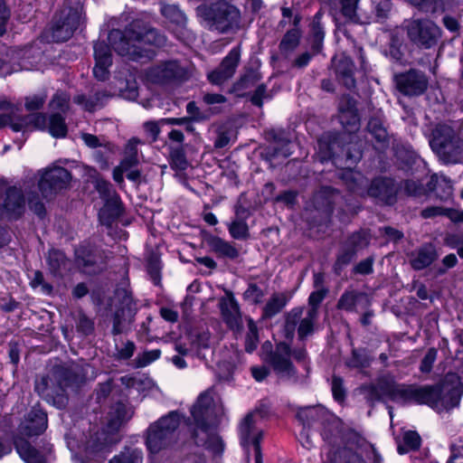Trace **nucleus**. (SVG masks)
Here are the masks:
<instances>
[{"label":"nucleus","instance_id":"f257e3e1","mask_svg":"<svg viewBox=\"0 0 463 463\" xmlns=\"http://www.w3.org/2000/svg\"><path fill=\"white\" fill-rule=\"evenodd\" d=\"M463 394V383L454 373H447L442 383L437 386H398L392 380L378 381V400L389 397L392 400L403 399L420 404H428L437 409H451L459 403Z\"/></svg>","mask_w":463,"mask_h":463},{"label":"nucleus","instance_id":"f03ea898","mask_svg":"<svg viewBox=\"0 0 463 463\" xmlns=\"http://www.w3.org/2000/svg\"><path fill=\"white\" fill-rule=\"evenodd\" d=\"M108 41L118 55L137 61L144 57L141 45L162 46L165 43V37L145 21L135 19L124 31L111 29Z\"/></svg>","mask_w":463,"mask_h":463},{"label":"nucleus","instance_id":"7ed1b4c3","mask_svg":"<svg viewBox=\"0 0 463 463\" xmlns=\"http://www.w3.org/2000/svg\"><path fill=\"white\" fill-rule=\"evenodd\" d=\"M201 24L209 31L219 33H235L241 29V14L239 8L226 2L202 4L195 9Z\"/></svg>","mask_w":463,"mask_h":463},{"label":"nucleus","instance_id":"20e7f679","mask_svg":"<svg viewBox=\"0 0 463 463\" xmlns=\"http://www.w3.org/2000/svg\"><path fill=\"white\" fill-rule=\"evenodd\" d=\"M318 157L321 162L332 160L339 168H352L361 158L362 152L345 134L328 133L318 139Z\"/></svg>","mask_w":463,"mask_h":463},{"label":"nucleus","instance_id":"39448f33","mask_svg":"<svg viewBox=\"0 0 463 463\" xmlns=\"http://www.w3.org/2000/svg\"><path fill=\"white\" fill-rule=\"evenodd\" d=\"M85 20L81 0H64L52 18L48 38L55 43L68 41Z\"/></svg>","mask_w":463,"mask_h":463},{"label":"nucleus","instance_id":"423d86ee","mask_svg":"<svg viewBox=\"0 0 463 463\" xmlns=\"http://www.w3.org/2000/svg\"><path fill=\"white\" fill-rule=\"evenodd\" d=\"M182 415L177 411H172L151 423L145 434L147 449L157 454L166 449L177 441V429L181 423Z\"/></svg>","mask_w":463,"mask_h":463},{"label":"nucleus","instance_id":"0eeeda50","mask_svg":"<svg viewBox=\"0 0 463 463\" xmlns=\"http://www.w3.org/2000/svg\"><path fill=\"white\" fill-rule=\"evenodd\" d=\"M432 150L445 164L463 162V139L446 124H439L430 140Z\"/></svg>","mask_w":463,"mask_h":463},{"label":"nucleus","instance_id":"6e6552de","mask_svg":"<svg viewBox=\"0 0 463 463\" xmlns=\"http://www.w3.org/2000/svg\"><path fill=\"white\" fill-rule=\"evenodd\" d=\"M303 311L302 307H296L284 314L282 334L287 340H293L298 325V336L300 341H304L307 336L314 334L318 311L308 308L305 317H303Z\"/></svg>","mask_w":463,"mask_h":463},{"label":"nucleus","instance_id":"1a4fd4ad","mask_svg":"<svg viewBox=\"0 0 463 463\" xmlns=\"http://www.w3.org/2000/svg\"><path fill=\"white\" fill-rule=\"evenodd\" d=\"M269 348L264 361L269 364L273 371L281 378L298 381V370L291 361V346L286 342L276 344L275 348L269 342H265L262 348Z\"/></svg>","mask_w":463,"mask_h":463},{"label":"nucleus","instance_id":"9d476101","mask_svg":"<svg viewBox=\"0 0 463 463\" xmlns=\"http://www.w3.org/2000/svg\"><path fill=\"white\" fill-rule=\"evenodd\" d=\"M115 295L118 304L112 315L111 333L113 335H118L125 333L133 323L137 307L133 300L132 294L128 290L118 288Z\"/></svg>","mask_w":463,"mask_h":463},{"label":"nucleus","instance_id":"9b49d317","mask_svg":"<svg viewBox=\"0 0 463 463\" xmlns=\"http://www.w3.org/2000/svg\"><path fill=\"white\" fill-rule=\"evenodd\" d=\"M71 179V173L64 167L46 168L38 181V188L43 198L51 200L60 191L68 187Z\"/></svg>","mask_w":463,"mask_h":463},{"label":"nucleus","instance_id":"f8f14e48","mask_svg":"<svg viewBox=\"0 0 463 463\" xmlns=\"http://www.w3.org/2000/svg\"><path fill=\"white\" fill-rule=\"evenodd\" d=\"M25 207L26 201L22 188L9 186L0 195V220L16 221L24 215Z\"/></svg>","mask_w":463,"mask_h":463},{"label":"nucleus","instance_id":"ddd939ff","mask_svg":"<svg viewBox=\"0 0 463 463\" xmlns=\"http://www.w3.org/2000/svg\"><path fill=\"white\" fill-rule=\"evenodd\" d=\"M76 263L87 275L101 272L109 258L106 250L94 245H83L76 250Z\"/></svg>","mask_w":463,"mask_h":463},{"label":"nucleus","instance_id":"4468645a","mask_svg":"<svg viewBox=\"0 0 463 463\" xmlns=\"http://www.w3.org/2000/svg\"><path fill=\"white\" fill-rule=\"evenodd\" d=\"M241 444L247 453L249 460V449L252 447L254 459H262L260 442L263 438V431L257 426V420H253V414L248 413L239 425Z\"/></svg>","mask_w":463,"mask_h":463},{"label":"nucleus","instance_id":"2eb2a0df","mask_svg":"<svg viewBox=\"0 0 463 463\" xmlns=\"http://www.w3.org/2000/svg\"><path fill=\"white\" fill-rule=\"evenodd\" d=\"M214 409L213 392L209 389L199 395L191 409V414L198 430L203 432L209 430L210 422L215 418Z\"/></svg>","mask_w":463,"mask_h":463},{"label":"nucleus","instance_id":"dca6fc26","mask_svg":"<svg viewBox=\"0 0 463 463\" xmlns=\"http://www.w3.org/2000/svg\"><path fill=\"white\" fill-rule=\"evenodd\" d=\"M241 60L240 47L232 48L222 59L218 67L208 73L207 79L213 85H222L232 79L239 66Z\"/></svg>","mask_w":463,"mask_h":463},{"label":"nucleus","instance_id":"f3484780","mask_svg":"<svg viewBox=\"0 0 463 463\" xmlns=\"http://www.w3.org/2000/svg\"><path fill=\"white\" fill-rule=\"evenodd\" d=\"M410 39L419 45L430 47L439 37V28L430 21H413L408 28Z\"/></svg>","mask_w":463,"mask_h":463},{"label":"nucleus","instance_id":"a211bd4d","mask_svg":"<svg viewBox=\"0 0 463 463\" xmlns=\"http://www.w3.org/2000/svg\"><path fill=\"white\" fill-rule=\"evenodd\" d=\"M47 425V413L40 407L34 406L21 422L19 433L26 437L39 436L45 431Z\"/></svg>","mask_w":463,"mask_h":463},{"label":"nucleus","instance_id":"6ab92c4d","mask_svg":"<svg viewBox=\"0 0 463 463\" xmlns=\"http://www.w3.org/2000/svg\"><path fill=\"white\" fill-rule=\"evenodd\" d=\"M396 83L399 90L409 96L422 94L428 86V80L424 74L415 70L397 75Z\"/></svg>","mask_w":463,"mask_h":463},{"label":"nucleus","instance_id":"aec40b11","mask_svg":"<svg viewBox=\"0 0 463 463\" xmlns=\"http://www.w3.org/2000/svg\"><path fill=\"white\" fill-rule=\"evenodd\" d=\"M184 76V70L175 61H169L149 69L147 77L157 84H165Z\"/></svg>","mask_w":463,"mask_h":463},{"label":"nucleus","instance_id":"412c9836","mask_svg":"<svg viewBox=\"0 0 463 463\" xmlns=\"http://www.w3.org/2000/svg\"><path fill=\"white\" fill-rule=\"evenodd\" d=\"M337 81L349 90L356 87L354 78L355 65L351 58L341 55L332 60Z\"/></svg>","mask_w":463,"mask_h":463},{"label":"nucleus","instance_id":"4be33fe9","mask_svg":"<svg viewBox=\"0 0 463 463\" xmlns=\"http://www.w3.org/2000/svg\"><path fill=\"white\" fill-rule=\"evenodd\" d=\"M52 374L58 384V390L56 391L57 401H55V402H57L59 406H64L67 402V397L64 394L65 389L77 384L80 380V375L71 368L64 366L54 367Z\"/></svg>","mask_w":463,"mask_h":463},{"label":"nucleus","instance_id":"5701e85b","mask_svg":"<svg viewBox=\"0 0 463 463\" xmlns=\"http://www.w3.org/2000/svg\"><path fill=\"white\" fill-rule=\"evenodd\" d=\"M220 309L226 325L232 330L240 331L242 329V318L240 307L232 292L228 298L220 300Z\"/></svg>","mask_w":463,"mask_h":463},{"label":"nucleus","instance_id":"b1692460","mask_svg":"<svg viewBox=\"0 0 463 463\" xmlns=\"http://www.w3.org/2000/svg\"><path fill=\"white\" fill-rule=\"evenodd\" d=\"M301 15L297 14L294 16L293 28L288 30L283 35L279 44V52L285 56H289L300 44L302 31L299 28Z\"/></svg>","mask_w":463,"mask_h":463},{"label":"nucleus","instance_id":"393cba45","mask_svg":"<svg viewBox=\"0 0 463 463\" xmlns=\"http://www.w3.org/2000/svg\"><path fill=\"white\" fill-rule=\"evenodd\" d=\"M371 305L372 300L366 294L353 290L344 292L340 297L336 307L338 309L351 312L354 311L355 307L360 308L361 311L365 310Z\"/></svg>","mask_w":463,"mask_h":463},{"label":"nucleus","instance_id":"a878e982","mask_svg":"<svg viewBox=\"0 0 463 463\" xmlns=\"http://www.w3.org/2000/svg\"><path fill=\"white\" fill-rule=\"evenodd\" d=\"M134 415V409L118 402L113 405L109 413L108 429L111 432L118 431Z\"/></svg>","mask_w":463,"mask_h":463},{"label":"nucleus","instance_id":"bb28decb","mask_svg":"<svg viewBox=\"0 0 463 463\" xmlns=\"http://www.w3.org/2000/svg\"><path fill=\"white\" fill-rule=\"evenodd\" d=\"M338 194V190L334 187L322 186L314 195L315 208L325 217L329 216L334 209V199Z\"/></svg>","mask_w":463,"mask_h":463},{"label":"nucleus","instance_id":"cd10ccee","mask_svg":"<svg viewBox=\"0 0 463 463\" xmlns=\"http://www.w3.org/2000/svg\"><path fill=\"white\" fill-rule=\"evenodd\" d=\"M123 213V206L118 194L108 198L103 208L99 211V218L102 225L110 227L113 222L119 218Z\"/></svg>","mask_w":463,"mask_h":463},{"label":"nucleus","instance_id":"c85d7f7f","mask_svg":"<svg viewBox=\"0 0 463 463\" xmlns=\"http://www.w3.org/2000/svg\"><path fill=\"white\" fill-rule=\"evenodd\" d=\"M112 433L113 432L109 430H101L94 433L87 441V451L91 454L109 451V449L117 443Z\"/></svg>","mask_w":463,"mask_h":463},{"label":"nucleus","instance_id":"c756f323","mask_svg":"<svg viewBox=\"0 0 463 463\" xmlns=\"http://www.w3.org/2000/svg\"><path fill=\"white\" fill-rule=\"evenodd\" d=\"M323 439L334 448L343 442L342 421L334 416H328L324 421Z\"/></svg>","mask_w":463,"mask_h":463},{"label":"nucleus","instance_id":"7c9ffc66","mask_svg":"<svg viewBox=\"0 0 463 463\" xmlns=\"http://www.w3.org/2000/svg\"><path fill=\"white\" fill-rule=\"evenodd\" d=\"M338 174L346 188L354 194H362L368 186V181L361 173L352 171V168H341Z\"/></svg>","mask_w":463,"mask_h":463},{"label":"nucleus","instance_id":"2f4dec72","mask_svg":"<svg viewBox=\"0 0 463 463\" xmlns=\"http://www.w3.org/2000/svg\"><path fill=\"white\" fill-rule=\"evenodd\" d=\"M206 243L210 247L211 250L220 258L235 260L240 255L239 250L232 243L226 241L218 236L208 237L206 239Z\"/></svg>","mask_w":463,"mask_h":463},{"label":"nucleus","instance_id":"473e14b6","mask_svg":"<svg viewBox=\"0 0 463 463\" xmlns=\"http://www.w3.org/2000/svg\"><path fill=\"white\" fill-rule=\"evenodd\" d=\"M261 79L260 72L252 68L247 69L243 74L236 80L231 90V92L237 93L238 96H244V90L253 87Z\"/></svg>","mask_w":463,"mask_h":463},{"label":"nucleus","instance_id":"72a5a7b5","mask_svg":"<svg viewBox=\"0 0 463 463\" xmlns=\"http://www.w3.org/2000/svg\"><path fill=\"white\" fill-rule=\"evenodd\" d=\"M111 97L112 94L104 90L96 91L93 96L89 98L83 94L77 95L74 97V102L82 106L85 110L92 112L98 107H102L105 101Z\"/></svg>","mask_w":463,"mask_h":463},{"label":"nucleus","instance_id":"f704fd0d","mask_svg":"<svg viewBox=\"0 0 463 463\" xmlns=\"http://www.w3.org/2000/svg\"><path fill=\"white\" fill-rule=\"evenodd\" d=\"M15 449L20 457L27 463H45L44 457L24 438L14 440Z\"/></svg>","mask_w":463,"mask_h":463},{"label":"nucleus","instance_id":"c9c22d12","mask_svg":"<svg viewBox=\"0 0 463 463\" xmlns=\"http://www.w3.org/2000/svg\"><path fill=\"white\" fill-rule=\"evenodd\" d=\"M398 187L391 178L378 180V202L392 205L397 200Z\"/></svg>","mask_w":463,"mask_h":463},{"label":"nucleus","instance_id":"e433bc0d","mask_svg":"<svg viewBox=\"0 0 463 463\" xmlns=\"http://www.w3.org/2000/svg\"><path fill=\"white\" fill-rule=\"evenodd\" d=\"M436 259L432 245H424L411 259V264L415 269H422L430 265Z\"/></svg>","mask_w":463,"mask_h":463},{"label":"nucleus","instance_id":"4c0bfd02","mask_svg":"<svg viewBox=\"0 0 463 463\" xmlns=\"http://www.w3.org/2000/svg\"><path fill=\"white\" fill-rule=\"evenodd\" d=\"M330 463H364V459L353 450L344 447L330 449L327 455Z\"/></svg>","mask_w":463,"mask_h":463},{"label":"nucleus","instance_id":"58836bf2","mask_svg":"<svg viewBox=\"0 0 463 463\" xmlns=\"http://www.w3.org/2000/svg\"><path fill=\"white\" fill-rule=\"evenodd\" d=\"M373 361L372 353L365 348L353 349L351 357L346 361V365L350 368H359L361 373H364V369L367 368Z\"/></svg>","mask_w":463,"mask_h":463},{"label":"nucleus","instance_id":"ea45409f","mask_svg":"<svg viewBox=\"0 0 463 463\" xmlns=\"http://www.w3.org/2000/svg\"><path fill=\"white\" fill-rule=\"evenodd\" d=\"M206 435V439L200 438L198 430L193 431V438L197 446H203L215 455H220L223 450V443L221 438L217 435H209L208 430L203 432Z\"/></svg>","mask_w":463,"mask_h":463},{"label":"nucleus","instance_id":"a19ab883","mask_svg":"<svg viewBox=\"0 0 463 463\" xmlns=\"http://www.w3.org/2000/svg\"><path fill=\"white\" fill-rule=\"evenodd\" d=\"M288 298L285 293H274L263 307V317L271 318L279 314L287 305Z\"/></svg>","mask_w":463,"mask_h":463},{"label":"nucleus","instance_id":"79ce46f5","mask_svg":"<svg viewBox=\"0 0 463 463\" xmlns=\"http://www.w3.org/2000/svg\"><path fill=\"white\" fill-rule=\"evenodd\" d=\"M47 263L51 273L57 276L67 269L68 259L62 251L52 250L48 252Z\"/></svg>","mask_w":463,"mask_h":463},{"label":"nucleus","instance_id":"37998d69","mask_svg":"<svg viewBox=\"0 0 463 463\" xmlns=\"http://www.w3.org/2000/svg\"><path fill=\"white\" fill-rule=\"evenodd\" d=\"M47 129L55 138H63L68 133L65 118L60 113H53L49 117Z\"/></svg>","mask_w":463,"mask_h":463},{"label":"nucleus","instance_id":"c03bdc74","mask_svg":"<svg viewBox=\"0 0 463 463\" xmlns=\"http://www.w3.org/2000/svg\"><path fill=\"white\" fill-rule=\"evenodd\" d=\"M143 453L140 449L132 447H125L118 454L115 455L108 463H142Z\"/></svg>","mask_w":463,"mask_h":463},{"label":"nucleus","instance_id":"a18cd8bd","mask_svg":"<svg viewBox=\"0 0 463 463\" xmlns=\"http://www.w3.org/2000/svg\"><path fill=\"white\" fill-rule=\"evenodd\" d=\"M311 50L314 51L315 53H319L323 48V40H324V30L320 23V17L318 14H316L313 22L311 24Z\"/></svg>","mask_w":463,"mask_h":463},{"label":"nucleus","instance_id":"49530a36","mask_svg":"<svg viewBox=\"0 0 463 463\" xmlns=\"http://www.w3.org/2000/svg\"><path fill=\"white\" fill-rule=\"evenodd\" d=\"M421 439L420 435L414 430H405L402 433V443L398 446L400 454H404L410 450H416L420 448Z\"/></svg>","mask_w":463,"mask_h":463},{"label":"nucleus","instance_id":"de8ad7c7","mask_svg":"<svg viewBox=\"0 0 463 463\" xmlns=\"http://www.w3.org/2000/svg\"><path fill=\"white\" fill-rule=\"evenodd\" d=\"M339 11L347 22L359 24L363 23L357 13V5L359 0H337Z\"/></svg>","mask_w":463,"mask_h":463},{"label":"nucleus","instance_id":"09e8293b","mask_svg":"<svg viewBox=\"0 0 463 463\" xmlns=\"http://www.w3.org/2000/svg\"><path fill=\"white\" fill-rule=\"evenodd\" d=\"M339 121L343 126L346 137L350 138L351 134L356 132L360 128V117L357 112L338 115Z\"/></svg>","mask_w":463,"mask_h":463},{"label":"nucleus","instance_id":"8fccbe9b","mask_svg":"<svg viewBox=\"0 0 463 463\" xmlns=\"http://www.w3.org/2000/svg\"><path fill=\"white\" fill-rule=\"evenodd\" d=\"M162 14L168 19L171 23L179 27H184L187 23L185 14L174 5H166L161 8Z\"/></svg>","mask_w":463,"mask_h":463},{"label":"nucleus","instance_id":"3c124183","mask_svg":"<svg viewBox=\"0 0 463 463\" xmlns=\"http://www.w3.org/2000/svg\"><path fill=\"white\" fill-rule=\"evenodd\" d=\"M76 329L84 335H90L94 332V321L89 317L82 309H79L74 317Z\"/></svg>","mask_w":463,"mask_h":463},{"label":"nucleus","instance_id":"603ef678","mask_svg":"<svg viewBox=\"0 0 463 463\" xmlns=\"http://www.w3.org/2000/svg\"><path fill=\"white\" fill-rule=\"evenodd\" d=\"M231 236L235 240H248L250 238V231L247 222L244 220L233 219L228 225Z\"/></svg>","mask_w":463,"mask_h":463},{"label":"nucleus","instance_id":"864d4df0","mask_svg":"<svg viewBox=\"0 0 463 463\" xmlns=\"http://www.w3.org/2000/svg\"><path fill=\"white\" fill-rule=\"evenodd\" d=\"M169 156L172 168L183 171L188 167L189 163L186 159L185 152L182 146L172 147Z\"/></svg>","mask_w":463,"mask_h":463},{"label":"nucleus","instance_id":"5fc2aeb1","mask_svg":"<svg viewBox=\"0 0 463 463\" xmlns=\"http://www.w3.org/2000/svg\"><path fill=\"white\" fill-rule=\"evenodd\" d=\"M81 138L85 145L90 148L103 147L108 153H115V146L112 143L100 139L95 135L81 133Z\"/></svg>","mask_w":463,"mask_h":463},{"label":"nucleus","instance_id":"6e6d98bb","mask_svg":"<svg viewBox=\"0 0 463 463\" xmlns=\"http://www.w3.org/2000/svg\"><path fill=\"white\" fill-rule=\"evenodd\" d=\"M160 257L157 253L151 252L146 259V270L156 285L160 282Z\"/></svg>","mask_w":463,"mask_h":463},{"label":"nucleus","instance_id":"4d7b16f0","mask_svg":"<svg viewBox=\"0 0 463 463\" xmlns=\"http://www.w3.org/2000/svg\"><path fill=\"white\" fill-rule=\"evenodd\" d=\"M95 61L112 64L109 46L105 42H96L93 46Z\"/></svg>","mask_w":463,"mask_h":463},{"label":"nucleus","instance_id":"13d9d810","mask_svg":"<svg viewBox=\"0 0 463 463\" xmlns=\"http://www.w3.org/2000/svg\"><path fill=\"white\" fill-rule=\"evenodd\" d=\"M248 329L249 332L245 339V350L248 353H251L257 348L259 343L258 328L251 318L248 319Z\"/></svg>","mask_w":463,"mask_h":463},{"label":"nucleus","instance_id":"bf43d9fd","mask_svg":"<svg viewBox=\"0 0 463 463\" xmlns=\"http://www.w3.org/2000/svg\"><path fill=\"white\" fill-rule=\"evenodd\" d=\"M49 118L43 113H33L24 116V120L27 122L28 130L47 128Z\"/></svg>","mask_w":463,"mask_h":463},{"label":"nucleus","instance_id":"052dcab7","mask_svg":"<svg viewBox=\"0 0 463 463\" xmlns=\"http://www.w3.org/2000/svg\"><path fill=\"white\" fill-rule=\"evenodd\" d=\"M322 412V409L317 407H307L301 409L297 413V418L303 423L309 425L312 421L316 420L319 417V413Z\"/></svg>","mask_w":463,"mask_h":463},{"label":"nucleus","instance_id":"680f3d73","mask_svg":"<svg viewBox=\"0 0 463 463\" xmlns=\"http://www.w3.org/2000/svg\"><path fill=\"white\" fill-rule=\"evenodd\" d=\"M161 351L159 349L145 351L142 354H137L135 359L136 367L141 368L148 365L152 362L159 358Z\"/></svg>","mask_w":463,"mask_h":463},{"label":"nucleus","instance_id":"e2e57ef3","mask_svg":"<svg viewBox=\"0 0 463 463\" xmlns=\"http://www.w3.org/2000/svg\"><path fill=\"white\" fill-rule=\"evenodd\" d=\"M355 255L356 251L344 243L335 263V268L341 269L344 266L349 264Z\"/></svg>","mask_w":463,"mask_h":463},{"label":"nucleus","instance_id":"0e129e2a","mask_svg":"<svg viewBox=\"0 0 463 463\" xmlns=\"http://www.w3.org/2000/svg\"><path fill=\"white\" fill-rule=\"evenodd\" d=\"M345 244L357 252L368 245V239L363 232H354L347 238Z\"/></svg>","mask_w":463,"mask_h":463},{"label":"nucleus","instance_id":"69168bd1","mask_svg":"<svg viewBox=\"0 0 463 463\" xmlns=\"http://www.w3.org/2000/svg\"><path fill=\"white\" fill-rule=\"evenodd\" d=\"M263 297L264 291L255 283H250L243 293L244 299L252 302L254 305L261 303Z\"/></svg>","mask_w":463,"mask_h":463},{"label":"nucleus","instance_id":"338daca9","mask_svg":"<svg viewBox=\"0 0 463 463\" xmlns=\"http://www.w3.org/2000/svg\"><path fill=\"white\" fill-rule=\"evenodd\" d=\"M356 100L350 95L341 96L338 102V115L357 112Z\"/></svg>","mask_w":463,"mask_h":463},{"label":"nucleus","instance_id":"774afa93","mask_svg":"<svg viewBox=\"0 0 463 463\" xmlns=\"http://www.w3.org/2000/svg\"><path fill=\"white\" fill-rule=\"evenodd\" d=\"M331 389L334 399L338 402H344L345 398V389L344 387V380L342 377L335 374L333 375Z\"/></svg>","mask_w":463,"mask_h":463}]
</instances>
